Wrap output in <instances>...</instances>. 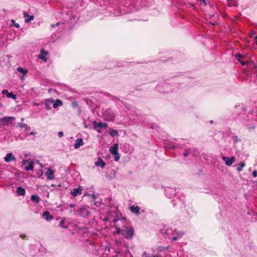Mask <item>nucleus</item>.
I'll return each mask as SVG.
<instances>
[{"label":"nucleus","mask_w":257,"mask_h":257,"mask_svg":"<svg viewBox=\"0 0 257 257\" xmlns=\"http://www.w3.org/2000/svg\"><path fill=\"white\" fill-rule=\"evenodd\" d=\"M109 130H110L109 135L111 137H114L116 136L117 135H118V132L116 131V130H113L112 128H110Z\"/></svg>","instance_id":"cd10ccee"},{"label":"nucleus","mask_w":257,"mask_h":257,"mask_svg":"<svg viewBox=\"0 0 257 257\" xmlns=\"http://www.w3.org/2000/svg\"><path fill=\"white\" fill-rule=\"evenodd\" d=\"M102 127L106 129L108 127V125L105 122H102Z\"/></svg>","instance_id":"4c0bfd02"},{"label":"nucleus","mask_w":257,"mask_h":257,"mask_svg":"<svg viewBox=\"0 0 257 257\" xmlns=\"http://www.w3.org/2000/svg\"><path fill=\"white\" fill-rule=\"evenodd\" d=\"M177 239V236H174L172 238V240H174V241H175Z\"/></svg>","instance_id":"a18cd8bd"},{"label":"nucleus","mask_w":257,"mask_h":257,"mask_svg":"<svg viewBox=\"0 0 257 257\" xmlns=\"http://www.w3.org/2000/svg\"><path fill=\"white\" fill-rule=\"evenodd\" d=\"M114 228L116 229V231L115 232L116 233L118 234H122L123 231V226L122 227V228H120L118 223H116L114 225Z\"/></svg>","instance_id":"f3484780"},{"label":"nucleus","mask_w":257,"mask_h":257,"mask_svg":"<svg viewBox=\"0 0 257 257\" xmlns=\"http://www.w3.org/2000/svg\"><path fill=\"white\" fill-rule=\"evenodd\" d=\"M65 219H63L61 222H60L59 226L63 227V228H67L66 226H63V223L65 222Z\"/></svg>","instance_id":"e433bc0d"},{"label":"nucleus","mask_w":257,"mask_h":257,"mask_svg":"<svg viewBox=\"0 0 257 257\" xmlns=\"http://www.w3.org/2000/svg\"><path fill=\"white\" fill-rule=\"evenodd\" d=\"M69 206L71 208H73L75 206V204H70Z\"/></svg>","instance_id":"de8ad7c7"},{"label":"nucleus","mask_w":257,"mask_h":257,"mask_svg":"<svg viewBox=\"0 0 257 257\" xmlns=\"http://www.w3.org/2000/svg\"><path fill=\"white\" fill-rule=\"evenodd\" d=\"M18 126H20L21 127H25L26 130L30 128V127L27 124L23 123H19Z\"/></svg>","instance_id":"7c9ffc66"},{"label":"nucleus","mask_w":257,"mask_h":257,"mask_svg":"<svg viewBox=\"0 0 257 257\" xmlns=\"http://www.w3.org/2000/svg\"><path fill=\"white\" fill-rule=\"evenodd\" d=\"M60 24V22H58L56 24H52L51 25V28H54L55 27V26H59V25Z\"/></svg>","instance_id":"ea45409f"},{"label":"nucleus","mask_w":257,"mask_h":257,"mask_svg":"<svg viewBox=\"0 0 257 257\" xmlns=\"http://www.w3.org/2000/svg\"><path fill=\"white\" fill-rule=\"evenodd\" d=\"M51 186H52V187H55V186H56V185H54V184H52V185H51Z\"/></svg>","instance_id":"864d4df0"},{"label":"nucleus","mask_w":257,"mask_h":257,"mask_svg":"<svg viewBox=\"0 0 257 257\" xmlns=\"http://www.w3.org/2000/svg\"><path fill=\"white\" fill-rule=\"evenodd\" d=\"M91 197H92L93 198L95 199V194H92V195H91Z\"/></svg>","instance_id":"09e8293b"},{"label":"nucleus","mask_w":257,"mask_h":257,"mask_svg":"<svg viewBox=\"0 0 257 257\" xmlns=\"http://www.w3.org/2000/svg\"><path fill=\"white\" fill-rule=\"evenodd\" d=\"M43 216L47 221H51L54 218L53 216L51 215L50 214V212L48 211L44 212L43 213Z\"/></svg>","instance_id":"f8f14e48"},{"label":"nucleus","mask_w":257,"mask_h":257,"mask_svg":"<svg viewBox=\"0 0 257 257\" xmlns=\"http://www.w3.org/2000/svg\"><path fill=\"white\" fill-rule=\"evenodd\" d=\"M222 159L225 162V165L228 166H231L235 160V157L233 156H231L230 158L223 156Z\"/></svg>","instance_id":"0eeeda50"},{"label":"nucleus","mask_w":257,"mask_h":257,"mask_svg":"<svg viewBox=\"0 0 257 257\" xmlns=\"http://www.w3.org/2000/svg\"><path fill=\"white\" fill-rule=\"evenodd\" d=\"M54 173L55 171L50 168L47 169V171L45 172V174L47 176V179L52 180L54 179Z\"/></svg>","instance_id":"423d86ee"},{"label":"nucleus","mask_w":257,"mask_h":257,"mask_svg":"<svg viewBox=\"0 0 257 257\" xmlns=\"http://www.w3.org/2000/svg\"><path fill=\"white\" fill-rule=\"evenodd\" d=\"M36 134V133L34 132H31L29 135H35Z\"/></svg>","instance_id":"49530a36"},{"label":"nucleus","mask_w":257,"mask_h":257,"mask_svg":"<svg viewBox=\"0 0 257 257\" xmlns=\"http://www.w3.org/2000/svg\"><path fill=\"white\" fill-rule=\"evenodd\" d=\"M103 115L104 119L107 121H113L115 117V115L110 110L104 111Z\"/></svg>","instance_id":"7ed1b4c3"},{"label":"nucleus","mask_w":257,"mask_h":257,"mask_svg":"<svg viewBox=\"0 0 257 257\" xmlns=\"http://www.w3.org/2000/svg\"><path fill=\"white\" fill-rule=\"evenodd\" d=\"M3 11H4V12H5V11H6V10H5V9H3Z\"/></svg>","instance_id":"4d7b16f0"},{"label":"nucleus","mask_w":257,"mask_h":257,"mask_svg":"<svg viewBox=\"0 0 257 257\" xmlns=\"http://www.w3.org/2000/svg\"><path fill=\"white\" fill-rule=\"evenodd\" d=\"M17 70L19 72L23 73L24 75H26L28 73V70L26 69H24L21 67L17 68Z\"/></svg>","instance_id":"bb28decb"},{"label":"nucleus","mask_w":257,"mask_h":257,"mask_svg":"<svg viewBox=\"0 0 257 257\" xmlns=\"http://www.w3.org/2000/svg\"><path fill=\"white\" fill-rule=\"evenodd\" d=\"M166 148L175 149L177 148V146L175 143L171 142L166 145Z\"/></svg>","instance_id":"393cba45"},{"label":"nucleus","mask_w":257,"mask_h":257,"mask_svg":"<svg viewBox=\"0 0 257 257\" xmlns=\"http://www.w3.org/2000/svg\"><path fill=\"white\" fill-rule=\"evenodd\" d=\"M212 122H213V120H211L210 123H212Z\"/></svg>","instance_id":"6e6d98bb"},{"label":"nucleus","mask_w":257,"mask_h":257,"mask_svg":"<svg viewBox=\"0 0 257 257\" xmlns=\"http://www.w3.org/2000/svg\"><path fill=\"white\" fill-rule=\"evenodd\" d=\"M53 103V100L48 99L45 102V108L50 110L51 108V105Z\"/></svg>","instance_id":"412c9836"},{"label":"nucleus","mask_w":257,"mask_h":257,"mask_svg":"<svg viewBox=\"0 0 257 257\" xmlns=\"http://www.w3.org/2000/svg\"><path fill=\"white\" fill-rule=\"evenodd\" d=\"M17 193L20 196H23L25 194V190L22 187H18L16 190Z\"/></svg>","instance_id":"aec40b11"},{"label":"nucleus","mask_w":257,"mask_h":257,"mask_svg":"<svg viewBox=\"0 0 257 257\" xmlns=\"http://www.w3.org/2000/svg\"><path fill=\"white\" fill-rule=\"evenodd\" d=\"M114 155V161L116 162H117L120 159V156H119V154L117 153V154Z\"/></svg>","instance_id":"c9c22d12"},{"label":"nucleus","mask_w":257,"mask_h":257,"mask_svg":"<svg viewBox=\"0 0 257 257\" xmlns=\"http://www.w3.org/2000/svg\"><path fill=\"white\" fill-rule=\"evenodd\" d=\"M31 199L33 201L36 202V203H38L40 200V197L38 195H34V194L31 195Z\"/></svg>","instance_id":"b1692460"},{"label":"nucleus","mask_w":257,"mask_h":257,"mask_svg":"<svg viewBox=\"0 0 257 257\" xmlns=\"http://www.w3.org/2000/svg\"><path fill=\"white\" fill-rule=\"evenodd\" d=\"M21 120L22 121H23L24 120V118H22Z\"/></svg>","instance_id":"5fc2aeb1"},{"label":"nucleus","mask_w":257,"mask_h":257,"mask_svg":"<svg viewBox=\"0 0 257 257\" xmlns=\"http://www.w3.org/2000/svg\"><path fill=\"white\" fill-rule=\"evenodd\" d=\"M43 175V171L42 170H39L37 172V177L38 178H41L42 176Z\"/></svg>","instance_id":"2f4dec72"},{"label":"nucleus","mask_w":257,"mask_h":257,"mask_svg":"<svg viewBox=\"0 0 257 257\" xmlns=\"http://www.w3.org/2000/svg\"><path fill=\"white\" fill-rule=\"evenodd\" d=\"M82 189L80 188H75L71 191V195L73 196H76L81 193Z\"/></svg>","instance_id":"6ab92c4d"},{"label":"nucleus","mask_w":257,"mask_h":257,"mask_svg":"<svg viewBox=\"0 0 257 257\" xmlns=\"http://www.w3.org/2000/svg\"><path fill=\"white\" fill-rule=\"evenodd\" d=\"M70 212H74V210L70 209Z\"/></svg>","instance_id":"8fccbe9b"},{"label":"nucleus","mask_w":257,"mask_h":257,"mask_svg":"<svg viewBox=\"0 0 257 257\" xmlns=\"http://www.w3.org/2000/svg\"><path fill=\"white\" fill-rule=\"evenodd\" d=\"M11 22L14 25V26L17 28H19L20 27V25L18 23H16L15 21L14 20H11Z\"/></svg>","instance_id":"72a5a7b5"},{"label":"nucleus","mask_w":257,"mask_h":257,"mask_svg":"<svg viewBox=\"0 0 257 257\" xmlns=\"http://www.w3.org/2000/svg\"><path fill=\"white\" fill-rule=\"evenodd\" d=\"M94 204H95L96 206H100V202H98V201H96V202H94Z\"/></svg>","instance_id":"c03bdc74"},{"label":"nucleus","mask_w":257,"mask_h":257,"mask_svg":"<svg viewBox=\"0 0 257 257\" xmlns=\"http://www.w3.org/2000/svg\"><path fill=\"white\" fill-rule=\"evenodd\" d=\"M52 104L53 107L55 108L58 106H61L62 105V102L61 100L57 99L55 101L53 100V103Z\"/></svg>","instance_id":"5701e85b"},{"label":"nucleus","mask_w":257,"mask_h":257,"mask_svg":"<svg viewBox=\"0 0 257 257\" xmlns=\"http://www.w3.org/2000/svg\"><path fill=\"white\" fill-rule=\"evenodd\" d=\"M24 17L25 18V22L26 23H30L33 20L34 17L33 15H30L26 12H23Z\"/></svg>","instance_id":"9b49d317"},{"label":"nucleus","mask_w":257,"mask_h":257,"mask_svg":"<svg viewBox=\"0 0 257 257\" xmlns=\"http://www.w3.org/2000/svg\"><path fill=\"white\" fill-rule=\"evenodd\" d=\"M235 57H236V58L237 59L238 61L240 62V64H241L242 65L244 66V65H247V62H246V61H241V60H240V58H243V57L241 55H240V54H236V55Z\"/></svg>","instance_id":"4be33fe9"},{"label":"nucleus","mask_w":257,"mask_h":257,"mask_svg":"<svg viewBox=\"0 0 257 257\" xmlns=\"http://www.w3.org/2000/svg\"><path fill=\"white\" fill-rule=\"evenodd\" d=\"M245 166V163L244 162H241L239 163L238 165V167L237 168V171L239 172L242 171V168Z\"/></svg>","instance_id":"c756f323"},{"label":"nucleus","mask_w":257,"mask_h":257,"mask_svg":"<svg viewBox=\"0 0 257 257\" xmlns=\"http://www.w3.org/2000/svg\"><path fill=\"white\" fill-rule=\"evenodd\" d=\"M83 145V139L81 138L77 139L75 141V143L74 145V147L75 149H77L80 146H82Z\"/></svg>","instance_id":"4468645a"},{"label":"nucleus","mask_w":257,"mask_h":257,"mask_svg":"<svg viewBox=\"0 0 257 257\" xmlns=\"http://www.w3.org/2000/svg\"><path fill=\"white\" fill-rule=\"evenodd\" d=\"M135 234L134 229L132 226L123 225V231L122 235L127 239H132Z\"/></svg>","instance_id":"f257e3e1"},{"label":"nucleus","mask_w":257,"mask_h":257,"mask_svg":"<svg viewBox=\"0 0 257 257\" xmlns=\"http://www.w3.org/2000/svg\"><path fill=\"white\" fill-rule=\"evenodd\" d=\"M118 144H115L112 147L110 148L109 151L112 155H116L118 153Z\"/></svg>","instance_id":"ddd939ff"},{"label":"nucleus","mask_w":257,"mask_h":257,"mask_svg":"<svg viewBox=\"0 0 257 257\" xmlns=\"http://www.w3.org/2000/svg\"><path fill=\"white\" fill-rule=\"evenodd\" d=\"M95 165L96 166H100L101 168H103L106 165V163L100 158H99L95 163Z\"/></svg>","instance_id":"dca6fc26"},{"label":"nucleus","mask_w":257,"mask_h":257,"mask_svg":"<svg viewBox=\"0 0 257 257\" xmlns=\"http://www.w3.org/2000/svg\"><path fill=\"white\" fill-rule=\"evenodd\" d=\"M34 105L38 106V105H39V103H35L34 104Z\"/></svg>","instance_id":"603ef678"},{"label":"nucleus","mask_w":257,"mask_h":257,"mask_svg":"<svg viewBox=\"0 0 257 257\" xmlns=\"http://www.w3.org/2000/svg\"><path fill=\"white\" fill-rule=\"evenodd\" d=\"M143 257H159L160 255L159 254H155L154 255H151L150 254L148 253L147 252H144L142 254Z\"/></svg>","instance_id":"a878e982"},{"label":"nucleus","mask_w":257,"mask_h":257,"mask_svg":"<svg viewBox=\"0 0 257 257\" xmlns=\"http://www.w3.org/2000/svg\"><path fill=\"white\" fill-rule=\"evenodd\" d=\"M256 39H257V36L256 37Z\"/></svg>","instance_id":"13d9d810"},{"label":"nucleus","mask_w":257,"mask_h":257,"mask_svg":"<svg viewBox=\"0 0 257 257\" xmlns=\"http://www.w3.org/2000/svg\"><path fill=\"white\" fill-rule=\"evenodd\" d=\"M72 106L74 108L78 107V109H79V110H78L79 114L81 113V110L80 107H79L78 103V102L77 101H73L72 102Z\"/></svg>","instance_id":"c85d7f7f"},{"label":"nucleus","mask_w":257,"mask_h":257,"mask_svg":"<svg viewBox=\"0 0 257 257\" xmlns=\"http://www.w3.org/2000/svg\"><path fill=\"white\" fill-rule=\"evenodd\" d=\"M26 164H28L27 166L25 167V170L26 171L32 170L34 168V163L31 161L30 162L28 160H25L23 161V164L25 165Z\"/></svg>","instance_id":"1a4fd4ad"},{"label":"nucleus","mask_w":257,"mask_h":257,"mask_svg":"<svg viewBox=\"0 0 257 257\" xmlns=\"http://www.w3.org/2000/svg\"><path fill=\"white\" fill-rule=\"evenodd\" d=\"M76 214L78 216L86 217L89 215L90 212L85 208H80L77 211Z\"/></svg>","instance_id":"20e7f679"},{"label":"nucleus","mask_w":257,"mask_h":257,"mask_svg":"<svg viewBox=\"0 0 257 257\" xmlns=\"http://www.w3.org/2000/svg\"><path fill=\"white\" fill-rule=\"evenodd\" d=\"M15 119V117L12 116L1 117L0 118V123L3 126L8 125L12 124Z\"/></svg>","instance_id":"f03ea898"},{"label":"nucleus","mask_w":257,"mask_h":257,"mask_svg":"<svg viewBox=\"0 0 257 257\" xmlns=\"http://www.w3.org/2000/svg\"><path fill=\"white\" fill-rule=\"evenodd\" d=\"M169 246H166V247L159 246V247H158V250L159 251L161 252V251H162L163 250H167V249H169Z\"/></svg>","instance_id":"473e14b6"},{"label":"nucleus","mask_w":257,"mask_h":257,"mask_svg":"<svg viewBox=\"0 0 257 257\" xmlns=\"http://www.w3.org/2000/svg\"><path fill=\"white\" fill-rule=\"evenodd\" d=\"M130 208L131 212L136 214L137 215H139L140 214V212L139 211L140 208L138 206H131Z\"/></svg>","instance_id":"2eb2a0df"},{"label":"nucleus","mask_w":257,"mask_h":257,"mask_svg":"<svg viewBox=\"0 0 257 257\" xmlns=\"http://www.w3.org/2000/svg\"><path fill=\"white\" fill-rule=\"evenodd\" d=\"M93 128L94 129L97 131L98 133H100L101 132L102 127V122H97L96 121H94L93 122Z\"/></svg>","instance_id":"6e6552de"},{"label":"nucleus","mask_w":257,"mask_h":257,"mask_svg":"<svg viewBox=\"0 0 257 257\" xmlns=\"http://www.w3.org/2000/svg\"><path fill=\"white\" fill-rule=\"evenodd\" d=\"M24 75H23V76H22L21 77V79H24Z\"/></svg>","instance_id":"3c124183"},{"label":"nucleus","mask_w":257,"mask_h":257,"mask_svg":"<svg viewBox=\"0 0 257 257\" xmlns=\"http://www.w3.org/2000/svg\"><path fill=\"white\" fill-rule=\"evenodd\" d=\"M41 53L42 54H44L45 55H46L48 54V52L45 51L44 49H42L41 50Z\"/></svg>","instance_id":"58836bf2"},{"label":"nucleus","mask_w":257,"mask_h":257,"mask_svg":"<svg viewBox=\"0 0 257 257\" xmlns=\"http://www.w3.org/2000/svg\"><path fill=\"white\" fill-rule=\"evenodd\" d=\"M38 57H39V59H42V60H43L44 61H47V59H46V58L44 56H43V54H41H41H40V55H39V56H38Z\"/></svg>","instance_id":"f704fd0d"},{"label":"nucleus","mask_w":257,"mask_h":257,"mask_svg":"<svg viewBox=\"0 0 257 257\" xmlns=\"http://www.w3.org/2000/svg\"><path fill=\"white\" fill-rule=\"evenodd\" d=\"M183 155L184 157H187L189 155L187 150H186L185 152L183 153Z\"/></svg>","instance_id":"a19ab883"},{"label":"nucleus","mask_w":257,"mask_h":257,"mask_svg":"<svg viewBox=\"0 0 257 257\" xmlns=\"http://www.w3.org/2000/svg\"><path fill=\"white\" fill-rule=\"evenodd\" d=\"M252 176L254 178H255L257 176V171L256 170H254L253 171Z\"/></svg>","instance_id":"79ce46f5"},{"label":"nucleus","mask_w":257,"mask_h":257,"mask_svg":"<svg viewBox=\"0 0 257 257\" xmlns=\"http://www.w3.org/2000/svg\"><path fill=\"white\" fill-rule=\"evenodd\" d=\"M58 135L59 138H61L63 136V132H58Z\"/></svg>","instance_id":"37998d69"},{"label":"nucleus","mask_w":257,"mask_h":257,"mask_svg":"<svg viewBox=\"0 0 257 257\" xmlns=\"http://www.w3.org/2000/svg\"><path fill=\"white\" fill-rule=\"evenodd\" d=\"M2 93L3 94H6L7 97L9 98H12L15 99L16 98V96L14 95L13 93H9L8 90L7 89H4L2 91Z\"/></svg>","instance_id":"a211bd4d"},{"label":"nucleus","mask_w":257,"mask_h":257,"mask_svg":"<svg viewBox=\"0 0 257 257\" xmlns=\"http://www.w3.org/2000/svg\"><path fill=\"white\" fill-rule=\"evenodd\" d=\"M175 190L172 188L167 187L165 189V195L168 198H171L175 194Z\"/></svg>","instance_id":"39448f33"},{"label":"nucleus","mask_w":257,"mask_h":257,"mask_svg":"<svg viewBox=\"0 0 257 257\" xmlns=\"http://www.w3.org/2000/svg\"><path fill=\"white\" fill-rule=\"evenodd\" d=\"M4 159L6 162H10L12 161H15L16 160V157L12 153L7 154Z\"/></svg>","instance_id":"9d476101"}]
</instances>
